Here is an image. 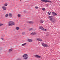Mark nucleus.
Masks as SVG:
<instances>
[{"mask_svg": "<svg viewBox=\"0 0 60 60\" xmlns=\"http://www.w3.org/2000/svg\"><path fill=\"white\" fill-rule=\"evenodd\" d=\"M12 49H11L9 50V52H11V51H12Z\"/></svg>", "mask_w": 60, "mask_h": 60, "instance_id": "obj_19", "label": "nucleus"}, {"mask_svg": "<svg viewBox=\"0 0 60 60\" xmlns=\"http://www.w3.org/2000/svg\"><path fill=\"white\" fill-rule=\"evenodd\" d=\"M41 2L44 3H51V1L49 0H41Z\"/></svg>", "mask_w": 60, "mask_h": 60, "instance_id": "obj_4", "label": "nucleus"}, {"mask_svg": "<svg viewBox=\"0 0 60 60\" xmlns=\"http://www.w3.org/2000/svg\"><path fill=\"white\" fill-rule=\"evenodd\" d=\"M40 23H43V21L41 20H40Z\"/></svg>", "mask_w": 60, "mask_h": 60, "instance_id": "obj_13", "label": "nucleus"}, {"mask_svg": "<svg viewBox=\"0 0 60 60\" xmlns=\"http://www.w3.org/2000/svg\"><path fill=\"white\" fill-rule=\"evenodd\" d=\"M27 22L29 24H34V22L32 21H28Z\"/></svg>", "mask_w": 60, "mask_h": 60, "instance_id": "obj_6", "label": "nucleus"}, {"mask_svg": "<svg viewBox=\"0 0 60 60\" xmlns=\"http://www.w3.org/2000/svg\"><path fill=\"white\" fill-rule=\"evenodd\" d=\"M25 33L24 32H23L22 33V34L23 35L25 34Z\"/></svg>", "mask_w": 60, "mask_h": 60, "instance_id": "obj_23", "label": "nucleus"}, {"mask_svg": "<svg viewBox=\"0 0 60 60\" xmlns=\"http://www.w3.org/2000/svg\"><path fill=\"white\" fill-rule=\"evenodd\" d=\"M20 1H21V0H20Z\"/></svg>", "mask_w": 60, "mask_h": 60, "instance_id": "obj_32", "label": "nucleus"}, {"mask_svg": "<svg viewBox=\"0 0 60 60\" xmlns=\"http://www.w3.org/2000/svg\"><path fill=\"white\" fill-rule=\"evenodd\" d=\"M37 40L38 41H42V39H39L38 38L37 39Z\"/></svg>", "mask_w": 60, "mask_h": 60, "instance_id": "obj_12", "label": "nucleus"}, {"mask_svg": "<svg viewBox=\"0 0 60 60\" xmlns=\"http://www.w3.org/2000/svg\"><path fill=\"white\" fill-rule=\"evenodd\" d=\"M2 9L3 10H6V8L4 6H3L2 7Z\"/></svg>", "mask_w": 60, "mask_h": 60, "instance_id": "obj_8", "label": "nucleus"}, {"mask_svg": "<svg viewBox=\"0 0 60 60\" xmlns=\"http://www.w3.org/2000/svg\"><path fill=\"white\" fill-rule=\"evenodd\" d=\"M28 41H29V42H32V40H31V39H28Z\"/></svg>", "mask_w": 60, "mask_h": 60, "instance_id": "obj_10", "label": "nucleus"}, {"mask_svg": "<svg viewBox=\"0 0 60 60\" xmlns=\"http://www.w3.org/2000/svg\"><path fill=\"white\" fill-rule=\"evenodd\" d=\"M33 30V29L32 28H30L29 30V31H32V30Z\"/></svg>", "mask_w": 60, "mask_h": 60, "instance_id": "obj_16", "label": "nucleus"}, {"mask_svg": "<svg viewBox=\"0 0 60 60\" xmlns=\"http://www.w3.org/2000/svg\"><path fill=\"white\" fill-rule=\"evenodd\" d=\"M44 47H48V45L47 44H45V46Z\"/></svg>", "mask_w": 60, "mask_h": 60, "instance_id": "obj_18", "label": "nucleus"}, {"mask_svg": "<svg viewBox=\"0 0 60 60\" xmlns=\"http://www.w3.org/2000/svg\"><path fill=\"white\" fill-rule=\"evenodd\" d=\"M48 14L49 15H50V14H51V13L50 12H48Z\"/></svg>", "mask_w": 60, "mask_h": 60, "instance_id": "obj_20", "label": "nucleus"}, {"mask_svg": "<svg viewBox=\"0 0 60 60\" xmlns=\"http://www.w3.org/2000/svg\"><path fill=\"white\" fill-rule=\"evenodd\" d=\"M16 60H19V59H17Z\"/></svg>", "mask_w": 60, "mask_h": 60, "instance_id": "obj_31", "label": "nucleus"}, {"mask_svg": "<svg viewBox=\"0 0 60 60\" xmlns=\"http://www.w3.org/2000/svg\"><path fill=\"white\" fill-rule=\"evenodd\" d=\"M49 35V34H47V35H46V36H47L48 35Z\"/></svg>", "mask_w": 60, "mask_h": 60, "instance_id": "obj_29", "label": "nucleus"}, {"mask_svg": "<svg viewBox=\"0 0 60 60\" xmlns=\"http://www.w3.org/2000/svg\"><path fill=\"white\" fill-rule=\"evenodd\" d=\"M35 34H36V33L35 32L32 33L31 34H32L33 35H35Z\"/></svg>", "mask_w": 60, "mask_h": 60, "instance_id": "obj_15", "label": "nucleus"}, {"mask_svg": "<svg viewBox=\"0 0 60 60\" xmlns=\"http://www.w3.org/2000/svg\"><path fill=\"white\" fill-rule=\"evenodd\" d=\"M38 8H39V7H35V8L36 9H38Z\"/></svg>", "mask_w": 60, "mask_h": 60, "instance_id": "obj_28", "label": "nucleus"}, {"mask_svg": "<svg viewBox=\"0 0 60 60\" xmlns=\"http://www.w3.org/2000/svg\"><path fill=\"white\" fill-rule=\"evenodd\" d=\"M52 13L53 15H54V16H57V14H56V13L55 12H52Z\"/></svg>", "mask_w": 60, "mask_h": 60, "instance_id": "obj_9", "label": "nucleus"}, {"mask_svg": "<svg viewBox=\"0 0 60 60\" xmlns=\"http://www.w3.org/2000/svg\"><path fill=\"white\" fill-rule=\"evenodd\" d=\"M9 15L10 17H12V15H11V14L10 13L9 14Z\"/></svg>", "mask_w": 60, "mask_h": 60, "instance_id": "obj_11", "label": "nucleus"}, {"mask_svg": "<svg viewBox=\"0 0 60 60\" xmlns=\"http://www.w3.org/2000/svg\"><path fill=\"white\" fill-rule=\"evenodd\" d=\"M45 44H44V43H43L42 44V46H43V47H44L45 46Z\"/></svg>", "mask_w": 60, "mask_h": 60, "instance_id": "obj_22", "label": "nucleus"}, {"mask_svg": "<svg viewBox=\"0 0 60 60\" xmlns=\"http://www.w3.org/2000/svg\"><path fill=\"white\" fill-rule=\"evenodd\" d=\"M1 39L2 40H4V38H1Z\"/></svg>", "mask_w": 60, "mask_h": 60, "instance_id": "obj_30", "label": "nucleus"}, {"mask_svg": "<svg viewBox=\"0 0 60 60\" xmlns=\"http://www.w3.org/2000/svg\"><path fill=\"white\" fill-rule=\"evenodd\" d=\"M22 57H24V59L26 60V59H28V55L27 54H25Z\"/></svg>", "mask_w": 60, "mask_h": 60, "instance_id": "obj_3", "label": "nucleus"}, {"mask_svg": "<svg viewBox=\"0 0 60 60\" xmlns=\"http://www.w3.org/2000/svg\"><path fill=\"white\" fill-rule=\"evenodd\" d=\"M9 16V15H8V14H6V15L5 17H7Z\"/></svg>", "mask_w": 60, "mask_h": 60, "instance_id": "obj_21", "label": "nucleus"}, {"mask_svg": "<svg viewBox=\"0 0 60 60\" xmlns=\"http://www.w3.org/2000/svg\"><path fill=\"white\" fill-rule=\"evenodd\" d=\"M2 25H3V24H0V26H2Z\"/></svg>", "mask_w": 60, "mask_h": 60, "instance_id": "obj_27", "label": "nucleus"}, {"mask_svg": "<svg viewBox=\"0 0 60 60\" xmlns=\"http://www.w3.org/2000/svg\"><path fill=\"white\" fill-rule=\"evenodd\" d=\"M9 24L8 25V26H13L15 25V23L14 22H13L12 21H10L9 22Z\"/></svg>", "mask_w": 60, "mask_h": 60, "instance_id": "obj_2", "label": "nucleus"}, {"mask_svg": "<svg viewBox=\"0 0 60 60\" xmlns=\"http://www.w3.org/2000/svg\"><path fill=\"white\" fill-rule=\"evenodd\" d=\"M7 4L6 3L5 4H4V6H7Z\"/></svg>", "mask_w": 60, "mask_h": 60, "instance_id": "obj_25", "label": "nucleus"}, {"mask_svg": "<svg viewBox=\"0 0 60 60\" xmlns=\"http://www.w3.org/2000/svg\"><path fill=\"white\" fill-rule=\"evenodd\" d=\"M26 43H25L22 44V45L23 46H26Z\"/></svg>", "mask_w": 60, "mask_h": 60, "instance_id": "obj_14", "label": "nucleus"}, {"mask_svg": "<svg viewBox=\"0 0 60 60\" xmlns=\"http://www.w3.org/2000/svg\"><path fill=\"white\" fill-rule=\"evenodd\" d=\"M34 56L37 58H41V56L37 55H35Z\"/></svg>", "mask_w": 60, "mask_h": 60, "instance_id": "obj_7", "label": "nucleus"}, {"mask_svg": "<svg viewBox=\"0 0 60 60\" xmlns=\"http://www.w3.org/2000/svg\"><path fill=\"white\" fill-rule=\"evenodd\" d=\"M16 29L17 30H19V27H17L16 28Z\"/></svg>", "mask_w": 60, "mask_h": 60, "instance_id": "obj_17", "label": "nucleus"}, {"mask_svg": "<svg viewBox=\"0 0 60 60\" xmlns=\"http://www.w3.org/2000/svg\"><path fill=\"white\" fill-rule=\"evenodd\" d=\"M39 28H40L42 30H43L44 31H45L46 30V29H45L44 28H43V27L42 26H40L39 27Z\"/></svg>", "mask_w": 60, "mask_h": 60, "instance_id": "obj_5", "label": "nucleus"}, {"mask_svg": "<svg viewBox=\"0 0 60 60\" xmlns=\"http://www.w3.org/2000/svg\"><path fill=\"white\" fill-rule=\"evenodd\" d=\"M20 15L19 14L18 15V17H20Z\"/></svg>", "mask_w": 60, "mask_h": 60, "instance_id": "obj_26", "label": "nucleus"}, {"mask_svg": "<svg viewBox=\"0 0 60 60\" xmlns=\"http://www.w3.org/2000/svg\"><path fill=\"white\" fill-rule=\"evenodd\" d=\"M42 10L43 11H45V8H42Z\"/></svg>", "mask_w": 60, "mask_h": 60, "instance_id": "obj_24", "label": "nucleus"}, {"mask_svg": "<svg viewBox=\"0 0 60 60\" xmlns=\"http://www.w3.org/2000/svg\"><path fill=\"white\" fill-rule=\"evenodd\" d=\"M49 18L50 19V21H51V23H55L56 22V19H55L54 17L52 16H49Z\"/></svg>", "mask_w": 60, "mask_h": 60, "instance_id": "obj_1", "label": "nucleus"}]
</instances>
